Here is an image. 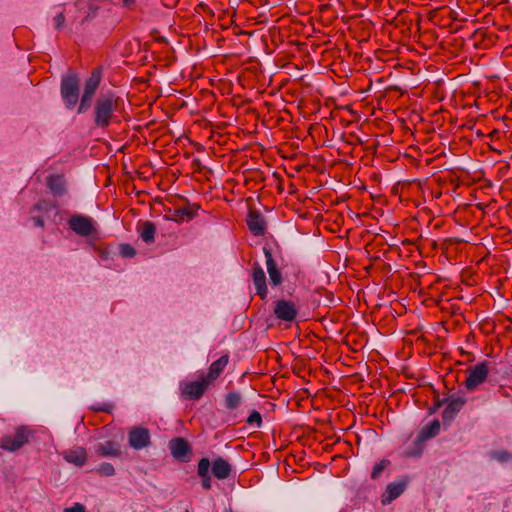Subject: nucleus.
Listing matches in <instances>:
<instances>
[{
    "instance_id": "obj_1",
    "label": "nucleus",
    "mask_w": 512,
    "mask_h": 512,
    "mask_svg": "<svg viewBox=\"0 0 512 512\" xmlns=\"http://www.w3.org/2000/svg\"><path fill=\"white\" fill-rule=\"evenodd\" d=\"M121 99L114 92L100 94L93 107V123L96 128L105 129L113 123H118L117 112Z\"/></svg>"
},
{
    "instance_id": "obj_2",
    "label": "nucleus",
    "mask_w": 512,
    "mask_h": 512,
    "mask_svg": "<svg viewBox=\"0 0 512 512\" xmlns=\"http://www.w3.org/2000/svg\"><path fill=\"white\" fill-rule=\"evenodd\" d=\"M466 372L467 378L465 380V387L468 391H474L486 381L489 374V367L487 362L484 361L469 367Z\"/></svg>"
},
{
    "instance_id": "obj_3",
    "label": "nucleus",
    "mask_w": 512,
    "mask_h": 512,
    "mask_svg": "<svg viewBox=\"0 0 512 512\" xmlns=\"http://www.w3.org/2000/svg\"><path fill=\"white\" fill-rule=\"evenodd\" d=\"M29 431L25 427H18L14 434L5 435L0 439V448L5 451L14 452L19 450L28 442Z\"/></svg>"
},
{
    "instance_id": "obj_4",
    "label": "nucleus",
    "mask_w": 512,
    "mask_h": 512,
    "mask_svg": "<svg viewBox=\"0 0 512 512\" xmlns=\"http://www.w3.org/2000/svg\"><path fill=\"white\" fill-rule=\"evenodd\" d=\"M78 78L76 75H68L61 83V95L67 108H73L79 98Z\"/></svg>"
},
{
    "instance_id": "obj_5",
    "label": "nucleus",
    "mask_w": 512,
    "mask_h": 512,
    "mask_svg": "<svg viewBox=\"0 0 512 512\" xmlns=\"http://www.w3.org/2000/svg\"><path fill=\"white\" fill-rule=\"evenodd\" d=\"M209 385V381H207L204 374H202L196 381L181 384L182 396L187 400H199Z\"/></svg>"
},
{
    "instance_id": "obj_6",
    "label": "nucleus",
    "mask_w": 512,
    "mask_h": 512,
    "mask_svg": "<svg viewBox=\"0 0 512 512\" xmlns=\"http://www.w3.org/2000/svg\"><path fill=\"white\" fill-rule=\"evenodd\" d=\"M68 225L72 231L82 237H89L96 231L93 219L83 215H73Z\"/></svg>"
},
{
    "instance_id": "obj_7",
    "label": "nucleus",
    "mask_w": 512,
    "mask_h": 512,
    "mask_svg": "<svg viewBox=\"0 0 512 512\" xmlns=\"http://www.w3.org/2000/svg\"><path fill=\"white\" fill-rule=\"evenodd\" d=\"M297 313L298 308L293 301L281 299L274 303V314L279 320L292 322L295 320Z\"/></svg>"
},
{
    "instance_id": "obj_8",
    "label": "nucleus",
    "mask_w": 512,
    "mask_h": 512,
    "mask_svg": "<svg viewBox=\"0 0 512 512\" xmlns=\"http://www.w3.org/2000/svg\"><path fill=\"white\" fill-rule=\"evenodd\" d=\"M263 253H264V256L266 259V269H267V272L269 275L270 283H271V285L278 287L283 282L282 273L278 269V266H277L275 260L273 259L270 249H268L267 247H264Z\"/></svg>"
},
{
    "instance_id": "obj_9",
    "label": "nucleus",
    "mask_w": 512,
    "mask_h": 512,
    "mask_svg": "<svg viewBox=\"0 0 512 512\" xmlns=\"http://www.w3.org/2000/svg\"><path fill=\"white\" fill-rule=\"evenodd\" d=\"M251 275L256 289V294L259 295L262 300H265L268 295L266 275L258 263L253 264Z\"/></svg>"
},
{
    "instance_id": "obj_10",
    "label": "nucleus",
    "mask_w": 512,
    "mask_h": 512,
    "mask_svg": "<svg viewBox=\"0 0 512 512\" xmlns=\"http://www.w3.org/2000/svg\"><path fill=\"white\" fill-rule=\"evenodd\" d=\"M150 444V434L149 431L145 428L137 427L130 431L129 433V445L136 449L140 450L147 447Z\"/></svg>"
},
{
    "instance_id": "obj_11",
    "label": "nucleus",
    "mask_w": 512,
    "mask_h": 512,
    "mask_svg": "<svg viewBox=\"0 0 512 512\" xmlns=\"http://www.w3.org/2000/svg\"><path fill=\"white\" fill-rule=\"evenodd\" d=\"M198 208L199 207L196 205H188L186 207L171 211L170 214L166 215L165 217L166 219L175 222L189 221L195 217Z\"/></svg>"
},
{
    "instance_id": "obj_12",
    "label": "nucleus",
    "mask_w": 512,
    "mask_h": 512,
    "mask_svg": "<svg viewBox=\"0 0 512 512\" xmlns=\"http://www.w3.org/2000/svg\"><path fill=\"white\" fill-rule=\"evenodd\" d=\"M466 399L461 396H451L447 400V405L443 411V419H453L454 416L462 409Z\"/></svg>"
},
{
    "instance_id": "obj_13",
    "label": "nucleus",
    "mask_w": 512,
    "mask_h": 512,
    "mask_svg": "<svg viewBox=\"0 0 512 512\" xmlns=\"http://www.w3.org/2000/svg\"><path fill=\"white\" fill-rule=\"evenodd\" d=\"M247 225L251 233L255 236H261L265 233L266 224L264 218L255 212H250L247 217Z\"/></svg>"
},
{
    "instance_id": "obj_14",
    "label": "nucleus",
    "mask_w": 512,
    "mask_h": 512,
    "mask_svg": "<svg viewBox=\"0 0 512 512\" xmlns=\"http://www.w3.org/2000/svg\"><path fill=\"white\" fill-rule=\"evenodd\" d=\"M228 362H229L228 355H223L219 359L214 361L209 367V372L206 375H204L206 380L209 381L210 384L213 381H215L221 375V373L227 366Z\"/></svg>"
},
{
    "instance_id": "obj_15",
    "label": "nucleus",
    "mask_w": 512,
    "mask_h": 512,
    "mask_svg": "<svg viewBox=\"0 0 512 512\" xmlns=\"http://www.w3.org/2000/svg\"><path fill=\"white\" fill-rule=\"evenodd\" d=\"M405 488L406 483L403 481L388 484L386 491L382 496V503L384 505L390 504L404 492Z\"/></svg>"
},
{
    "instance_id": "obj_16",
    "label": "nucleus",
    "mask_w": 512,
    "mask_h": 512,
    "mask_svg": "<svg viewBox=\"0 0 512 512\" xmlns=\"http://www.w3.org/2000/svg\"><path fill=\"white\" fill-rule=\"evenodd\" d=\"M212 473L216 478L224 480L228 478L231 473V465L224 458L217 457L212 463Z\"/></svg>"
},
{
    "instance_id": "obj_17",
    "label": "nucleus",
    "mask_w": 512,
    "mask_h": 512,
    "mask_svg": "<svg viewBox=\"0 0 512 512\" xmlns=\"http://www.w3.org/2000/svg\"><path fill=\"white\" fill-rule=\"evenodd\" d=\"M96 453L101 457H119L120 445L114 441H105L97 446Z\"/></svg>"
},
{
    "instance_id": "obj_18",
    "label": "nucleus",
    "mask_w": 512,
    "mask_h": 512,
    "mask_svg": "<svg viewBox=\"0 0 512 512\" xmlns=\"http://www.w3.org/2000/svg\"><path fill=\"white\" fill-rule=\"evenodd\" d=\"M47 185L52 194L61 197L66 193L65 179L61 175H51L47 178Z\"/></svg>"
},
{
    "instance_id": "obj_19",
    "label": "nucleus",
    "mask_w": 512,
    "mask_h": 512,
    "mask_svg": "<svg viewBox=\"0 0 512 512\" xmlns=\"http://www.w3.org/2000/svg\"><path fill=\"white\" fill-rule=\"evenodd\" d=\"M64 459L78 467H82L87 461L86 450L82 447L69 450L64 453Z\"/></svg>"
},
{
    "instance_id": "obj_20",
    "label": "nucleus",
    "mask_w": 512,
    "mask_h": 512,
    "mask_svg": "<svg viewBox=\"0 0 512 512\" xmlns=\"http://www.w3.org/2000/svg\"><path fill=\"white\" fill-rule=\"evenodd\" d=\"M169 447L172 455L177 459L183 458L190 451L187 441L184 440L183 438H175L171 440L169 443Z\"/></svg>"
},
{
    "instance_id": "obj_21",
    "label": "nucleus",
    "mask_w": 512,
    "mask_h": 512,
    "mask_svg": "<svg viewBox=\"0 0 512 512\" xmlns=\"http://www.w3.org/2000/svg\"><path fill=\"white\" fill-rule=\"evenodd\" d=\"M76 7L85 13V20L95 17L99 9V5L93 0H78Z\"/></svg>"
},
{
    "instance_id": "obj_22",
    "label": "nucleus",
    "mask_w": 512,
    "mask_h": 512,
    "mask_svg": "<svg viewBox=\"0 0 512 512\" xmlns=\"http://www.w3.org/2000/svg\"><path fill=\"white\" fill-rule=\"evenodd\" d=\"M138 232L140 238L145 243H152L154 242L155 233H156V227L152 222L146 221L139 225Z\"/></svg>"
},
{
    "instance_id": "obj_23",
    "label": "nucleus",
    "mask_w": 512,
    "mask_h": 512,
    "mask_svg": "<svg viewBox=\"0 0 512 512\" xmlns=\"http://www.w3.org/2000/svg\"><path fill=\"white\" fill-rule=\"evenodd\" d=\"M101 81V75L99 71H93L90 77L86 80L83 94L93 97L97 91Z\"/></svg>"
},
{
    "instance_id": "obj_24",
    "label": "nucleus",
    "mask_w": 512,
    "mask_h": 512,
    "mask_svg": "<svg viewBox=\"0 0 512 512\" xmlns=\"http://www.w3.org/2000/svg\"><path fill=\"white\" fill-rule=\"evenodd\" d=\"M424 449V441L418 436L417 438L402 451V455L407 458L419 457Z\"/></svg>"
},
{
    "instance_id": "obj_25",
    "label": "nucleus",
    "mask_w": 512,
    "mask_h": 512,
    "mask_svg": "<svg viewBox=\"0 0 512 512\" xmlns=\"http://www.w3.org/2000/svg\"><path fill=\"white\" fill-rule=\"evenodd\" d=\"M440 432V422L438 420H433L430 424L424 427L419 434L417 435L422 441H427L435 436H437Z\"/></svg>"
},
{
    "instance_id": "obj_26",
    "label": "nucleus",
    "mask_w": 512,
    "mask_h": 512,
    "mask_svg": "<svg viewBox=\"0 0 512 512\" xmlns=\"http://www.w3.org/2000/svg\"><path fill=\"white\" fill-rule=\"evenodd\" d=\"M241 404V396L237 392H229L225 397V406L229 410L237 409Z\"/></svg>"
},
{
    "instance_id": "obj_27",
    "label": "nucleus",
    "mask_w": 512,
    "mask_h": 512,
    "mask_svg": "<svg viewBox=\"0 0 512 512\" xmlns=\"http://www.w3.org/2000/svg\"><path fill=\"white\" fill-rule=\"evenodd\" d=\"M390 461L387 459H383L380 462L376 463L373 467L371 478L372 479H378L382 472L389 466Z\"/></svg>"
},
{
    "instance_id": "obj_28",
    "label": "nucleus",
    "mask_w": 512,
    "mask_h": 512,
    "mask_svg": "<svg viewBox=\"0 0 512 512\" xmlns=\"http://www.w3.org/2000/svg\"><path fill=\"white\" fill-rule=\"evenodd\" d=\"M53 209H55L54 204H52L50 201L42 200L35 204L32 212L38 211V212L48 214Z\"/></svg>"
},
{
    "instance_id": "obj_29",
    "label": "nucleus",
    "mask_w": 512,
    "mask_h": 512,
    "mask_svg": "<svg viewBox=\"0 0 512 512\" xmlns=\"http://www.w3.org/2000/svg\"><path fill=\"white\" fill-rule=\"evenodd\" d=\"M492 457L501 463L512 460V454L506 450L494 451L492 453Z\"/></svg>"
},
{
    "instance_id": "obj_30",
    "label": "nucleus",
    "mask_w": 512,
    "mask_h": 512,
    "mask_svg": "<svg viewBox=\"0 0 512 512\" xmlns=\"http://www.w3.org/2000/svg\"><path fill=\"white\" fill-rule=\"evenodd\" d=\"M211 463L208 458H202L198 462V474L200 477L209 475Z\"/></svg>"
},
{
    "instance_id": "obj_31",
    "label": "nucleus",
    "mask_w": 512,
    "mask_h": 512,
    "mask_svg": "<svg viewBox=\"0 0 512 512\" xmlns=\"http://www.w3.org/2000/svg\"><path fill=\"white\" fill-rule=\"evenodd\" d=\"M97 472L102 476H113L115 474V469L112 464L104 462L99 465Z\"/></svg>"
},
{
    "instance_id": "obj_32",
    "label": "nucleus",
    "mask_w": 512,
    "mask_h": 512,
    "mask_svg": "<svg viewBox=\"0 0 512 512\" xmlns=\"http://www.w3.org/2000/svg\"><path fill=\"white\" fill-rule=\"evenodd\" d=\"M248 425L260 427L262 424V417L261 414L258 411H253L246 420Z\"/></svg>"
},
{
    "instance_id": "obj_33",
    "label": "nucleus",
    "mask_w": 512,
    "mask_h": 512,
    "mask_svg": "<svg viewBox=\"0 0 512 512\" xmlns=\"http://www.w3.org/2000/svg\"><path fill=\"white\" fill-rule=\"evenodd\" d=\"M93 97L91 96H88L86 94H82V97H81V100H80V105L78 107V113L81 114V113H85L88 108L91 106V100H92Z\"/></svg>"
},
{
    "instance_id": "obj_34",
    "label": "nucleus",
    "mask_w": 512,
    "mask_h": 512,
    "mask_svg": "<svg viewBox=\"0 0 512 512\" xmlns=\"http://www.w3.org/2000/svg\"><path fill=\"white\" fill-rule=\"evenodd\" d=\"M120 254L123 257H133L136 254V251L131 245L122 244L120 246Z\"/></svg>"
},
{
    "instance_id": "obj_35",
    "label": "nucleus",
    "mask_w": 512,
    "mask_h": 512,
    "mask_svg": "<svg viewBox=\"0 0 512 512\" xmlns=\"http://www.w3.org/2000/svg\"><path fill=\"white\" fill-rule=\"evenodd\" d=\"M64 23H65V16H64L63 12L58 13L53 18V26L56 30H61L64 26Z\"/></svg>"
},
{
    "instance_id": "obj_36",
    "label": "nucleus",
    "mask_w": 512,
    "mask_h": 512,
    "mask_svg": "<svg viewBox=\"0 0 512 512\" xmlns=\"http://www.w3.org/2000/svg\"><path fill=\"white\" fill-rule=\"evenodd\" d=\"M64 512H86L82 504L76 503L72 507L64 509Z\"/></svg>"
},
{
    "instance_id": "obj_37",
    "label": "nucleus",
    "mask_w": 512,
    "mask_h": 512,
    "mask_svg": "<svg viewBox=\"0 0 512 512\" xmlns=\"http://www.w3.org/2000/svg\"><path fill=\"white\" fill-rule=\"evenodd\" d=\"M32 221L35 226L43 227L44 226V217L43 215L32 216Z\"/></svg>"
},
{
    "instance_id": "obj_38",
    "label": "nucleus",
    "mask_w": 512,
    "mask_h": 512,
    "mask_svg": "<svg viewBox=\"0 0 512 512\" xmlns=\"http://www.w3.org/2000/svg\"><path fill=\"white\" fill-rule=\"evenodd\" d=\"M202 487L206 490H209L211 488V478L210 476H202Z\"/></svg>"
},
{
    "instance_id": "obj_39",
    "label": "nucleus",
    "mask_w": 512,
    "mask_h": 512,
    "mask_svg": "<svg viewBox=\"0 0 512 512\" xmlns=\"http://www.w3.org/2000/svg\"><path fill=\"white\" fill-rule=\"evenodd\" d=\"M125 7H130L134 4L135 0H122Z\"/></svg>"
}]
</instances>
